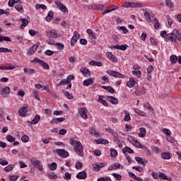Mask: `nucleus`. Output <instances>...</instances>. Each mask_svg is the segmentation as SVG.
<instances>
[{
	"mask_svg": "<svg viewBox=\"0 0 181 181\" xmlns=\"http://www.w3.org/2000/svg\"><path fill=\"white\" fill-rule=\"evenodd\" d=\"M88 35H90V36H91V39H97V34H95V33L93 32V30L91 29H88L86 30Z\"/></svg>",
	"mask_w": 181,
	"mask_h": 181,
	"instance_id": "7c9ffc66",
	"label": "nucleus"
},
{
	"mask_svg": "<svg viewBox=\"0 0 181 181\" xmlns=\"http://www.w3.org/2000/svg\"><path fill=\"white\" fill-rule=\"evenodd\" d=\"M28 104H24L23 107L19 110L18 114L20 117H26L28 114Z\"/></svg>",
	"mask_w": 181,
	"mask_h": 181,
	"instance_id": "1a4fd4ad",
	"label": "nucleus"
},
{
	"mask_svg": "<svg viewBox=\"0 0 181 181\" xmlns=\"http://www.w3.org/2000/svg\"><path fill=\"white\" fill-rule=\"evenodd\" d=\"M55 152L59 155L61 158H67L69 156V152L64 149H57L55 150Z\"/></svg>",
	"mask_w": 181,
	"mask_h": 181,
	"instance_id": "2eb2a0df",
	"label": "nucleus"
},
{
	"mask_svg": "<svg viewBox=\"0 0 181 181\" xmlns=\"http://www.w3.org/2000/svg\"><path fill=\"white\" fill-rule=\"evenodd\" d=\"M70 144H71V145H73L74 149H83V150H84V147L81 144V142H80L78 141H76V140L72 139V140H71Z\"/></svg>",
	"mask_w": 181,
	"mask_h": 181,
	"instance_id": "6e6552de",
	"label": "nucleus"
},
{
	"mask_svg": "<svg viewBox=\"0 0 181 181\" xmlns=\"http://www.w3.org/2000/svg\"><path fill=\"white\" fill-rule=\"evenodd\" d=\"M170 62L172 64H176L177 62V57L176 55H171L170 57Z\"/></svg>",
	"mask_w": 181,
	"mask_h": 181,
	"instance_id": "a19ab883",
	"label": "nucleus"
},
{
	"mask_svg": "<svg viewBox=\"0 0 181 181\" xmlns=\"http://www.w3.org/2000/svg\"><path fill=\"white\" fill-rule=\"evenodd\" d=\"M55 46L57 47L58 50H63V49H64V45L60 42L55 43Z\"/></svg>",
	"mask_w": 181,
	"mask_h": 181,
	"instance_id": "4d7b16f0",
	"label": "nucleus"
},
{
	"mask_svg": "<svg viewBox=\"0 0 181 181\" xmlns=\"http://www.w3.org/2000/svg\"><path fill=\"white\" fill-rule=\"evenodd\" d=\"M76 155H78V156H84V150L81 148H75L74 149Z\"/></svg>",
	"mask_w": 181,
	"mask_h": 181,
	"instance_id": "79ce46f5",
	"label": "nucleus"
},
{
	"mask_svg": "<svg viewBox=\"0 0 181 181\" xmlns=\"http://www.w3.org/2000/svg\"><path fill=\"white\" fill-rule=\"evenodd\" d=\"M132 169L137 170V172H144V168L141 166H133Z\"/></svg>",
	"mask_w": 181,
	"mask_h": 181,
	"instance_id": "0e129e2a",
	"label": "nucleus"
},
{
	"mask_svg": "<svg viewBox=\"0 0 181 181\" xmlns=\"http://www.w3.org/2000/svg\"><path fill=\"white\" fill-rule=\"evenodd\" d=\"M63 93L64 94V95H66V97L69 99V100H72L73 98V94L67 92V91H64L63 90Z\"/></svg>",
	"mask_w": 181,
	"mask_h": 181,
	"instance_id": "6e6d98bb",
	"label": "nucleus"
},
{
	"mask_svg": "<svg viewBox=\"0 0 181 181\" xmlns=\"http://www.w3.org/2000/svg\"><path fill=\"white\" fill-rule=\"evenodd\" d=\"M169 35H170V33L166 34V31L160 32V36H162V37H164V39H167V40H170V39L169 38Z\"/></svg>",
	"mask_w": 181,
	"mask_h": 181,
	"instance_id": "49530a36",
	"label": "nucleus"
},
{
	"mask_svg": "<svg viewBox=\"0 0 181 181\" xmlns=\"http://www.w3.org/2000/svg\"><path fill=\"white\" fill-rule=\"evenodd\" d=\"M94 83V78H89L86 80H85L83 83V86H86V87H88V86H91V84Z\"/></svg>",
	"mask_w": 181,
	"mask_h": 181,
	"instance_id": "393cba45",
	"label": "nucleus"
},
{
	"mask_svg": "<svg viewBox=\"0 0 181 181\" xmlns=\"http://www.w3.org/2000/svg\"><path fill=\"white\" fill-rule=\"evenodd\" d=\"M74 79V75H69L66 78L62 79L59 83H57L58 87H61V86H66L67 84H70L71 83V80Z\"/></svg>",
	"mask_w": 181,
	"mask_h": 181,
	"instance_id": "f03ea898",
	"label": "nucleus"
},
{
	"mask_svg": "<svg viewBox=\"0 0 181 181\" xmlns=\"http://www.w3.org/2000/svg\"><path fill=\"white\" fill-rule=\"evenodd\" d=\"M126 152H128V153H134V150L130 147L126 146L123 148V153H126Z\"/></svg>",
	"mask_w": 181,
	"mask_h": 181,
	"instance_id": "de8ad7c7",
	"label": "nucleus"
},
{
	"mask_svg": "<svg viewBox=\"0 0 181 181\" xmlns=\"http://www.w3.org/2000/svg\"><path fill=\"white\" fill-rule=\"evenodd\" d=\"M15 168V165H9L4 168V172H11Z\"/></svg>",
	"mask_w": 181,
	"mask_h": 181,
	"instance_id": "8fccbe9b",
	"label": "nucleus"
},
{
	"mask_svg": "<svg viewBox=\"0 0 181 181\" xmlns=\"http://www.w3.org/2000/svg\"><path fill=\"white\" fill-rule=\"evenodd\" d=\"M33 97L35 100H40V98L39 97V90H33Z\"/></svg>",
	"mask_w": 181,
	"mask_h": 181,
	"instance_id": "e2e57ef3",
	"label": "nucleus"
},
{
	"mask_svg": "<svg viewBox=\"0 0 181 181\" xmlns=\"http://www.w3.org/2000/svg\"><path fill=\"white\" fill-rule=\"evenodd\" d=\"M40 121V116L38 115H36L33 119L30 122L31 125H36V124H39V122Z\"/></svg>",
	"mask_w": 181,
	"mask_h": 181,
	"instance_id": "a878e982",
	"label": "nucleus"
},
{
	"mask_svg": "<svg viewBox=\"0 0 181 181\" xmlns=\"http://www.w3.org/2000/svg\"><path fill=\"white\" fill-rule=\"evenodd\" d=\"M78 112L83 119H87V109L86 107L78 109Z\"/></svg>",
	"mask_w": 181,
	"mask_h": 181,
	"instance_id": "a211bd4d",
	"label": "nucleus"
},
{
	"mask_svg": "<svg viewBox=\"0 0 181 181\" xmlns=\"http://www.w3.org/2000/svg\"><path fill=\"white\" fill-rule=\"evenodd\" d=\"M102 88H104V90H107V91L111 93V94H114V93H115V90H114V88L111 86H102Z\"/></svg>",
	"mask_w": 181,
	"mask_h": 181,
	"instance_id": "4c0bfd02",
	"label": "nucleus"
},
{
	"mask_svg": "<svg viewBox=\"0 0 181 181\" xmlns=\"http://www.w3.org/2000/svg\"><path fill=\"white\" fill-rule=\"evenodd\" d=\"M104 98V96L100 95L98 98V102L100 103V104H103L105 107H108V103H107L106 100H103Z\"/></svg>",
	"mask_w": 181,
	"mask_h": 181,
	"instance_id": "473e14b6",
	"label": "nucleus"
},
{
	"mask_svg": "<svg viewBox=\"0 0 181 181\" xmlns=\"http://www.w3.org/2000/svg\"><path fill=\"white\" fill-rule=\"evenodd\" d=\"M146 135V129L144 127L140 128V133L139 134V136L140 138H144V136Z\"/></svg>",
	"mask_w": 181,
	"mask_h": 181,
	"instance_id": "c756f323",
	"label": "nucleus"
},
{
	"mask_svg": "<svg viewBox=\"0 0 181 181\" xmlns=\"http://www.w3.org/2000/svg\"><path fill=\"white\" fill-rule=\"evenodd\" d=\"M144 16L146 19V22H148V23L152 21V20L151 19V13H149L148 12H145Z\"/></svg>",
	"mask_w": 181,
	"mask_h": 181,
	"instance_id": "5fc2aeb1",
	"label": "nucleus"
},
{
	"mask_svg": "<svg viewBox=\"0 0 181 181\" xmlns=\"http://www.w3.org/2000/svg\"><path fill=\"white\" fill-rule=\"evenodd\" d=\"M95 142L98 145H100L101 144H110V141L108 140L104 139H99L98 140H95Z\"/></svg>",
	"mask_w": 181,
	"mask_h": 181,
	"instance_id": "e433bc0d",
	"label": "nucleus"
},
{
	"mask_svg": "<svg viewBox=\"0 0 181 181\" xmlns=\"http://www.w3.org/2000/svg\"><path fill=\"white\" fill-rule=\"evenodd\" d=\"M161 157L163 158V159H170V158H172V154L169 152L163 153L161 154Z\"/></svg>",
	"mask_w": 181,
	"mask_h": 181,
	"instance_id": "58836bf2",
	"label": "nucleus"
},
{
	"mask_svg": "<svg viewBox=\"0 0 181 181\" xmlns=\"http://www.w3.org/2000/svg\"><path fill=\"white\" fill-rule=\"evenodd\" d=\"M163 132L166 135V136H169V135H172V132L169 130V129H163Z\"/></svg>",
	"mask_w": 181,
	"mask_h": 181,
	"instance_id": "052dcab7",
	"label": "nucleus"
},
{
	"mask_svg": "<svg viewBox=\"0 0 181 181\" xmlns=\"http://www.w3.org/2000/svg\"><path fill=\"white\" fill-rule=\"evenodd\" d=\"M47 177H49V179H51L52 180L57 179V174H56V173H47Z\"/></svg>",
	"mask_w": 181,
	"mask_h": 181,
	"instance_id": "2f4dec72",
	"label": "nucleus"
},
{
	"mask_svg": "<svg viewBox=\"0 0 181 181\" xmlns=\"http://www.w3.org/2000/svg\"><path fill=\"white\" fill-rule=\"evenodd\" d=\"M165 2L167 8H169V9L173 8V2H172V0H165Z\"/></svg>",
	"mask_w": 181,
	"mask_h": 181,
	"instance_id": "ea45409f",
	"label": "nucleus"
},
{
	"mask_svg": "<svg viewBox=\"0 0 181 181\" xmlns=\"http://www.w3.org/2000/svg\"><path fill=\"white\" fill-rule=\"evenodd\" d=\"M168 37L170 42L176 43V40L181 41V30H173V32L168 35Z\"/></svg>",
	"mask_w": 181,
	"mask_h": 181,
	"instance_id": "f257e3e1",
	"label": "nucleus"
},
{
	"mask_svg": "<svg viewBox=\"0 0 181 181\" xmlns=\"http://www.w3.org/2000/svg\"><path fill=\"white\" fill-rule=\"evenodd\" d=\"M151 18L153 19L154 21V28L158 30L159 29V21H158V19L156 18V17H155V16H151Z\"/></svg>",
	"mask_w": 181,
	"mask_h": 181,
	"instance_id": "72a5a7b5",
	"label": "nucleus"
},
{
	"mask_svg": "<svg viewBox=\"0 0 181 181\" xmlns=\"http://www.w3.org/2000/svg\"><path fill=\"white\" fill-rule=\"evenodd\" d=\"M78 39H80V33H78V32H77V31H74V36L72 37V38L71 40V46H74V45H76V43L77 42Z\"/></svg>",
	"mask_w": 181,
	"mask_h": 181,
	"instance_id": "9b49d317",
	"label": "nucleus"
},
{
	"mask_svg": "<svg viewBox=\"0 0 181 181\" xmlns=\"http://www.w3.org/2000/svg\"><path fill=\"white\" fill-rule=\"evenodd\" d=\"M124 114H125V115L124 117V121H125L126 122L131 121V115H129V112H128V111L125 110Z\"/></svg>",
	"mask_w": 181,
	"mask_h": 181,
	"instance_id": "f704fd0d",
	"label": "nucleus"
},
{
	"mask_svg": "<svg viewBox=\"0 0 181 181\" xmlns=\"http://www.w3.org/2000/svg\"><path fill=\"white\" fill-rule=\"evenodd\" d=\"M127 139L130 142V144H132L136 148H142V146L141 145V142L138 141L135 137H133L132 136H129Z\"/></svg>",
	"mask_w": 181,
	"mask_h": 181,
	"instance_id": "39448f33",
	"label": "nucleus"
},
{
	"mask_svg": "<svg viewBox=\"0 0 181 181\" xmlns=\"http://www.w3.org/2000/svg\"><path fill=\"white\" fill-rule=\"evenodd\" d=\"M23 71H24V73H26L27 74H35V69H32L30 68H24Z\"/></svg>",
	"mask_w": 181,
	"mask_h": 181,
	"instance_id": "37998d69",
	"label": "nucleus"
},
{
	"mask_svg": "<svg viewBox=\"0 0 181 181\" xmlns=\"http://www.w3.org/2000/svg\"><path fill=\"white\" fill-rule=\"evenodd\" d=\"M48 166L51 170H56V169H57V163H52L49 164Z\"/></svg>",
	"mask_w": 181,
	"mask_h": 181,
	"instance_id": "864d4df0",
	"label": "nucleus"
},
{
	"mask_svg": "<svg viewBox=\"0 0 181 181\" xmlns=\"http://www.w3.org/2000/svg\"><path fill=\"white\" fill-rule=\"evenodd\" d=\"M90 134H91L92 135H98L97 130H95V127H91L90 129Z\"/></svg>",
	"mask_w": 181,
	"mask_h": 181,
	"instance_id": "69168bd1",
	"label": "nucleus"
},
{
	"mask_svg": "<svg viewBox=\"0 0 181 181\" xmlns=\"http://www.w3.org/2000/svg\"><path fill=\"white\" fill-rule=\"evenodd\" d=\"M158 177L162 179L163 180H168V181H172V177H168L165 173H159Z\"/></svg>",
	"mask_w": 181,
	"mask_h": 181,
	"instance_id": "b1692460",
	"label": "nucleus"
},
{
	"mask_svg": "<svg viewBox=\"0 0 181 181\" xmlns=\"http://www.w3.org/2000/svg\"><path fill=\"white\" fill-rule=\"evenodd\" d=\"M30 162L35 168H37L38 170H43V165H40V160L36 159V158H33L30 160Z\"/></svg>",
	"mask_w": 181,
	"mask_h": 181,
	"instance_id": "20e7f679",
	"label": "nucleus"
},
{
	"mask_svg": "<svg viewBox=\"0 0 181 181\" xmlns=\"http://www.w3.org/2000/svg\"><path fill=\"white\" fill-rule=\"evenodd\" d=\"M40 45V42H37L35 45H33L28 51V56H31V54H33L35 52H36V49H37V47H39Z\"/></svg>",
	"mask_w": 181,
	"mask_h": 181,
	"instance_id": "4468645a",
	"label": "nucleus"
},
{
	"mask_svg": "<svg viewBox=\"0 0 181 181\" xmlns=\"http://www.w3.org/2000/svg\"><path fill=\"white\" fill-rule=\"evenodd\" d=\"M21 141L22 142H28L29 141V136L28 135H23L22 137H21Z\"/></svg>",
	"mask_w": 181,
	"mask_h": 181,
	"instance_id": "774afa93",
	"label": "nucleus"
},
{
	"mask_svg": "<svg viewBox=\"0 0 181 181\" xmlns=\"http://www.w3.org/2000/svg\"><path fill=\"white\" fill-rule=\"evenodd\" d=\"M110 156L112 158H117L118 156V152L114 148H110Z\"/></svg>",
	"mask_w": 181,
	"mask_h": 181,
	"instance_id": "a18cd8bd",
	"label": "nucleus"
},
{
	"mask_svg": "<svg viewBox=\"0 0 181 181\" xmlns=\"http://www.w3.org/2000/svg\"><path fill=\"white\" fill-rule=\"evenodd\" d=\"M0 53H12V49L8 48L0 47Z\"/></svg>",
	"mask_w": 181,
	"mask_h": 181,
	"instance_id": "09e8293b",
	"label": "nucleus"
},
{
	"mask_svg": "<svg viewBox=\"0 0 181 181\" xmlns=\"http://www.w3.org/2000/svg\"><path fill=\"white\" fill-rule=\"evenodd\" d=\"M112 175H113L115 179H116V180H121V179H122V175L119 174H117L116 173H114Z\"/></svg>",
	"mask_w": 181,
	"mask_h": 181,
	"instance_id": "13d9d810",
	"label": "nucleus"
},
{
	"mask_svg": "<svg viewBox=\"0 0 181 181\" xmlns=\"http://www.w3.org/2000/svg\"><path fill=\"white\" fill-rule=\"evenodd\" d=\"M167 141L170 142V144H175V138L172 137L170 135L166 136Z\"/></svg>",
	"mask_w": 181,
	"mask_h": 181,
	"instance_id": "338daca9",
	"label": "nucleus"
},
{
	"mask_svg": "<svg viewBox=\"0 0 181 181\" xmlns=\"http://www.w3.org/2000/svg\"><path fill=\"white\" fill-rule=\"evenodd\" d=\"M106 56L109 59V60H111L114 63H117L118 62V59H117V57H115L114 54H112V53L111 52H107Z\"/></svg>",
	"mask_w": 181,
	"mask_h": 181,
	"instance_id": "4be33fe9",
	"label": "nucleus"
},
{
	"mask_svg": "<svg viewBox=\"0 0 181 181\" xmlns=\"http://www.w3.org/2000/svg\"><path fill=\"white\" fill-rule=\"evenodd\" d=\"M55 5H57V7L59 8V11L64 12V13H67V12H69L67 7H66L62 2L55 1Z\"/></svg>",
	"mask_w": 181,
	"mask_h": 181,
	"instance_id": "9d476101",
	"label": "nucleus"
},
{
	"mask_svg": "<svg viewBox=\"0 0 181 181\" xmlns=\"http://www.w3.org/2000/svg\"><path fill=\"white\" fill-rule=\"evenodd\" d=\"M89 64L91 66H96L97 67H101L103 66L102 62H97V61H90Z\"/></svg>",
	"mask_w": 181,
	"mask_h": 181,
	"instance_id": "c85d7f7f",
	"label": "nucleus"
},
{
	"mask_svg": "<svg viewBox=\"0 0 181 181\" xmlns=\"http://www.w3.org/2000/svg\"><path fill=\"white\" fill-rule=\"evenodd\" d=\"M104 8V5L103 4H94L88 6V9H92L93 11H103Z\"/></svg>",
	"mask_w": 181,
	"mask_h": 181,
	"instance_id": "f8f14e48",
	"label": "nucleus"
},
{
	"mask_svg": "<svg viewBox=\"0 0 181 181\" xmlns=\"http://www.w3.org/2000/svg\"><path fill=\"white\" fill-rule=\"evenodd\" d=\"M34 62L35 63H39V64L42 66L45 70H49L50 69V66L47 63L45 62L43 60H40L39 58H35Z\"/></svg>",
	"mask_w": 181,
	"mask_h": 181,
	"instance_id": "0eeeda50",
	"label": "nucleus"
},
{
	"mask_svg": "<svg viewBox=\"0 0 181 181\" xmlns=\"http://www.w3.org/2000/svg\"><path fill=\"white\" fill-rule=\"evenodd\" d=\"M141 6L142 4L141 3L130 2V8H141Z\"/></svg>",
	"mask_w": 181,
	"mask_h": 181,
	"instance_id": "c03bdc74",
	"label": "nucleus"
},
{
	"mask_svg": "<svg viewBox=\"0 0 181 181\" xmlns=\"http://www.w3.org/2000/svg\"><path fill=\"white\" fill-rule=\"evenodd\" d=\"M9 94H11V88L9 86H6L1 89V95H2V97L4 98H6Z\"/></svg>",
	"mask_w": 181,
	"mask_h": 181,
	"instance_id": "ddd939ff",
	"label": "nucleus"
},
{
	"mask_svg": "<svg viewBox=\"0 0 181 181\" xmlns=\"http://www.w3.org/2000/svg\"><path fill=\"white\" fill-rule=\"evenodd\" d=\"M135 160L139 165H142L143 166H146V163H148V161L141 157H135Z\"/></svg>",
	"mask_w": 181,
	"mask_h": 181,
	"instance_id": "aec40b11",
	"label": "nucleus"
},
{
	"mask_svg": "<svg viewBox=\"0 0 181 181\" xmlns=\"http://www.w3.org/2000/svg\"><path fill=\"white\" fill-rule=\"evenodd\" d=\"M145 93H146V89L145 88H142L140 91L139 90L135 91L136 95H139V96L144 95Z\"/></svg>",
	"mask_w": 181,
	"mask_h": 181,
	"instance_id": "c9c22d12",
	"label": "nucleus"
},
{
	"mask_svg": "<svg viewBox=\"0 0 181 181\" xmlns=\"http://www.w3.org/2000/svg\"><path fill=\"white\" fill-rule=\"evenodd\" d=\"M112 11H115V8H112V6H110L103 12V15H105V13H110V12H112Z\"/></svg>",
	"mask_w": 181,
	"mask_h": 181,
	"instance_id": "3c124183",
	"label": "nucleus"
},
{
	"mask_svg": "<svg viewBox=\"0 0 181 181\" xmlns=\"http://www.w3.org/2000/svg\"><path fill=\"white\" fill-rule=\"evenodd\" d=\"M54 16V15L53 13V11H50L48 12L47 16L45 17V21L47 22H50V21H52V19H53Z\"/></svg>",
	"mask_w": 181,
	"mask_h": 181,
	"instance_id": "cd10ccee",
	"label": "nucleus"
},
{
	"mask_svg": "<svg viewBox=\"0 0 181 181\" xmlns=\"http://www.w3.org/2000/svg\"><path fill=\"white\" fill-rule=\"evenodd\" d=\"M109 76H112V77H116V78H125V75L113 70H108L107 71Z\"/></svg>",
	"mask_w": 181,
	"mask_h": 181,
	"instance_id": "7ed1b4c3",
	"label": "nucleus"
},
{
	"mask_svg": "<svg viewBox=\"0 0 181 181\" xmlns=\"http://www.w3.org/2000/svg\"><path fill=\"white\" fill-rule=\"evenodd\" d=\"M106 100L109 101V103H111V104H118V99L114 98V96H107Z\"/></svg>",
	"mask_w": 181,
	"mask_h": 181,
	"instance_id": "5701e85b",
	"label": "nucleus"
},
{
	"mask_svg": "<svg viewBox=\"0 0 181 181\" xmlns=\"http://www.w3.org/2000/svg\"><path fill=\"white\" fill-rule=\"evenodd\" d=\"M6 139L8 142H15V138H13L11 134L7 135Z\"/></svg>",
	"mask_w": 181,
	"mask_h": 181,
	"instance_id": "bf43d9fd",
	"label": "nucleus"
},
{
	"mask_svg": "<svg viewBox=\"0 0 181 181\" xmlns=\"http://www.w3.org/2000/svg\"><path fill=\"white\" fill-rule=\"evenodd\" d=\"M105 166V163H98L93 164V170L95 172H100L101 168H104Z\"/></svg>",
	"mask_w": 181,
	"mask_h": 181,
	"instance_id": "dca6fc26",
	"label": "nucleus"
},
{
	"mask_svg": "<svg viewBox=\"0 0 181 181\" xmlns=\"http://www.w3.org/2000/svg\"><path fill=\"white\" fill-rule=\"evenodd\" d=\"M46 36L49 37V39H57V37H60V36L57 35V33H56L54 30H47L46 32Z\"/></svg>",
	"mask_w": 181,
	"mask_h": 181,
	"instance_id": "423d86ee",
	"label": "nucleus"
},
{
	"mask_svg": "<svg viewBox=\"0 0 181 181\" xmlns=\"http://www.w3.org/2000/svg\"><path fill=\"white\" fill-rule=\"evenodd\" d=\"M80 71L83 74L84 77H90V76H91V72H90V70L86 67L81 68Z\"/></svg>",
	"mask_w": 181,
	"mask_h": 181,
	"instance_id": "6ab92c4d",
	"label": "nucleus"
},
{
	"mask_svg": "<svg viewBox=\"0 0 181 181\" xmlns=\"http://www.w3.org/2000/svg\"><path fill=\"white\" fill-rule=\"evenodd\" d=\"M15 69V66H0V70H13Z\"/></svg>",
	"mask_w": 181,
	"mask_h": 181,
	"instance_id": "680f3d73",
	"label": "nucleus"
},
{
	"mask_svg": "<svg viewBox=\"0 0 181 181\" xmlns=\"http://www.w3.org/2000/svg\"><path fill=\"white\" fill-rule=\"evenodd\" d=\"M20 21L22 22V24L20 25L21 29H24V28L29 25V21L25 18H20Z\"/></svg>",
	"mask_w": 181,
	"mask_h": 181,
	"instance_id": "bb28decb",
	"label": "nucleus"
},
{
	"mask_svg": "<svg viewBox=\"0 0 181 181\" xmlns=\"http://www.w3.org/2000/svg\"><path fill=\"white\" fill-rule=\"evenodd\" d=\"M127 87H129V88H132V87H134V88H138V83L135 82V80L134 78H130L129 81L127 83Z\"/></svg>",
	"mask_w": 181,
	"mask_h": 181,
	"instance_id": "f3484780",
	"label": "nucleus"
},
{
	"mask_svg": "<svg viewBox=\"0 0 181 181\" xmlns=\"http://www.w3.org/2000/svg\"><path fill=\"white\" fill-rule=\"evenodd\" d=\"M76 177L79 180L86 179L87 178V173H86V171H81L77 174Z\"/></svg>",
	"mask_w": 181,
	"mask_h": 181,
	"instance_id": "412c9836",
	"label": "nucleus"
},
{
	"mask_svg": "<svg viewBox=\"0 0 181 181\" xmlns=\"http://www.w3.org/2000/svg\"><path fill=\"white\" fill-rule=\"evenodd\" d=\"M144 107L147 108V110H148V111H151V112H153V108H152V106H151V105L148 102L144 105Z\"/></svg>",
	"mask_w": 181,
	"mask_h": 181,
	"instance_id": "603ef678",
	"label": "nucleus"
}]
</instances>
